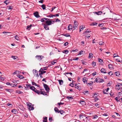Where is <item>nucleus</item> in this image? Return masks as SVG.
<instances>
[{
	"mask_svg": "<svg viewBox=\"0 0 122 122\" xmlns=\"http://www.w3.org/2000/svg\"><path fill=\"white\" fill-rule=\"evenodd\" d=\"M42 83L43 85V86L45 90L47 91V92H49L50 90V88L48 86L47 84L43 83Z\"/></svg>",
	"mask_w": 122,
	"mask_h": 122,
	"instance_id": "f257e3e1",
	"label": "nucleus"
},
{
	"mask_svg": "<svg viewBox=\"0 0 122 122\" xmlns=\"http://www.w3.org/2000/svg\"><path fill=\"white\" fill-rule=\"evenodd\" d=\"M97 82L101 83L104 81V80L102 79H101L99 77L96 78L95 81Z\"/></svg>",
	"mask_w": 122,
	"mask_h": 122,
	"instance_id": "f03ea898",
	"label": "nucleus"
},
{
	"mask_svg": "<svg viewBox=\"0 0 122 122\" xmlns=\"http://www.w3.org/2000/svg\"><path fill=\"white\" fill-rule=\"evenodd\" d=\"M78 22L76 20H74V25L73 27V30H75L76 28H77L78 26Z\"/></svg>",
	"mask_w": 122,
	"mask_h": 122,
	"instance_id": "7ed1b4c3",
	"label": "nucleus"
},
{
	"mask_svg": "<svg viewBox=\"0 0 122 122\" xmlns=\"http://www.w3.org/2000/svg\"><path fill=\"white\" fill-rule=\"evenodd\" d=\"M79 116L80 119L83 121H85L84 119L85 117V116H86V115L82 114L79 115Z\"/></svg>",
	"mask_w": 122,
	"mask_h": 122,
	"instance_id": "20e7f679",
	"label": "nucleus"
},
{
	"mask_svg": "<svg viewBox=\"0 0 122 122\" xmlns=\"http://www.w3.org/2000/svg\"><path fill=\"white\" fill-rule=\"evenodd\" d=\"M122 86V84L118 83L116 86V88L118 90L120 89V88H121Z\"/></svg>",
	"mask_w": 122,
	"mask_h": 122,
	"instance_id": "39448f33",
	"label": "nucleus"
},
{
	"mask_svg": "<svg viewBox=\"0 0 122 122\" xmlns=\"http://www.w3.org/2000/svg\"><path fill=\"white\" fill-rule=\"evenodd\" d=\"M44 57V56H42L37 55L36 56V58L37 60L41 61L42 59Z\"/></svg>",
	"mask_w": 122,
	"mask_h": 122,
	"instance_id": "423d86ee",
	"label": "nucleus"
},
{
	"mask_svg": "<svg viewBox=\"0 0 122 122\" xmlns=\"http://www.w3.org/2000/svg\"><path fill=\"white\" fill-rule=\"evenodd\" d=\"M45 23L46 24L48 25H51V22L49 20L46 21Z\"/></svg>",
	"mask_w": 122,
	"mask_h": 122,
	"instance_id": "0eeeda50",
	"label": "nucleus"
},
{
	"mask_svg": "<svg viewBox=\"0 0 122 122\" xmlns=\"http://www.w3.org/2000/svg\"><path fill=\"white\" fill-rule=\"evenodd\" d=\"M39 72H41V74H43L45 73L46 72V71H45L42 68H41L39 70Z\"/></svg>",
	"mask_w": 122,
	"mask_h": 122,
	"instance_id": "6e6552de",
	"label": "nucleus"
},
{
	"mask_svg": "<svg viewBox=\"0 0 122 122\" xmlns=\"http://www.w3.org/2000/svg\"><path fill=\"white\" fill-rule=\"evenodd\" d=\"M34 15L37 18H39L40 17L39 15L38 14V13L37 12H35L34 13Z\"/></svg>",
	"mask_w": 122,
	"mask_h": 122,
	"instance_id": "1a4fd4ad",
	"label": "nucleus"
},
{
	"mask_svg": "<svg viewBox=\"0 0 122 122\" xmlns=\"http://www.w3.org/2000/svg\"><path fill=\"white\" fill-rule=\"evenodd\" d=\"M48 25L45 24L44 25V28L46 30H48L49 29V27L48 26Z\"/></svg>",
	"mask_w": 122,
	"mask_h": 122,
	"instance_id": "9d476101",
	"label": "nucleus"
},
{
	"mask_svg": "<svg viewBox=\"0 0 122 122\" xmlns=\"http://www.w3.org/2000/svg\"><path fill=\"white\" fill-rule=\"evenodd\" d=\"M101 73H107L105 69L103 68H102L101 70Z\"/></svg>",
	"mask_w": 122,
	"mask_h": 122,
	"instance_id": "9b49d317",
	"label": "nucleus"
},
{
	"mask_svg": "<svg viewBox=\"0 0 122 122\" xmlns=\"http://www.w3.org/2000/svg\"><path fill=\"white\" fill-rule=\"evenodd\" d=\"M31 85L30 84H26V87L25 86V88L26 90L29 89V88H30V86Z\"/></svg>",
	"mask_w": 122,
	"mask_h": 122,
	"instance_id": "f8f14e48",
	"label": "nucleus"
},
{
	"mask_svg": "<svg viewBox=\"0 0 122 122\" xmlns=\"http://www.w3.org/2000/svg\"><path fill=\"white\" fill-rule=\"evenodd\" d=\"M109 88H107L106 89H105L103 90V93L105 94H107V92L109 90Z\"/></svg>",
	"mask_w": 122,
	"mask_h": 122,
	"instance_id": "ddd939ff",
	"label": "nucleus"
},
{
	"mask_svg": "<svg viewBox=\"0 0 122 122\" xmlns=\"http://www.w3.org/2000/svg\"><path fill=\"white\" fill-rule=\"evenodd\" d=\"M72 27L71 25L70 24L68 27V30H71L72 29Z\"/></svg>",
	"mask_w": 122,
	"mask_h": 122,
	"instance_id": "4468645a",
	"label": "nucleus"
},
{
	"mask_svg": "<svg viewBox=\"0 0 122 122\" xmlns=\"http://www.w3.org/2000/svg\"><path fill=\"white\" fill-rule=\"evenodd\" d=\"M94 13L98 15H100L102 13V12L101 11H98L97 12H95Z\"/></svg>",
	"mask_w": 122,
	"mask_h": 122,
	"instance_id": "2eb2a0df",
	"label": "nucleus"
},
{
	"mask_svg": "<svg viewBox=\"0 0 122 122\" xmlns=\"http://www.w3.org/2000/svg\"><path fill=\"white\" fill-rule=\"evenodd\" d=\"M79 102L82 105H84L86 104L85 102L84 101H81L80 102L79 101Z\"/></svg>",
	"mask_w": 122,
	"mask_h": 122,
	"instance_id": "dca6fc26",
	"label": "nucleus"
},
{
	"mask_svg": "<svg viewBox=\"0 0 122 122\" xmlns=\"http://www.w3.org/2000/svg\"><path fill=\"white\" fill-rule=\"evenodd\" d=\"M54 110L56 112H57L58 113H59L60 111L58 110V108L57 107H55L54 108Z\"/></svg>",
	"mask_w": 122,
	"mask_h": 122,
	"instance_id": "f3484780",
	"label": "nucleus"
},
{
	"mask_svg": "<svg viewBox=\"0 0 122 122\" xmlns=\"http://www.w3.org/2000/svg\"><path fill=\"white\" fill-rule=\"evenodd\" d=\"M83 81L84 83H86V82L87 81V79L86 77H84L83 78Z\"/></svg>",
	"mask_w": 122,
	"mask_h": 122,
	"instance_id": "a211bd4d",
	"label": "nucleus"
},
{
	"mask_svg": "<svg viewBox=\"0 0 122 122\" xmlns=\"http://www.w3.org/2000/svg\"><path fill=\"white\" fill-rule=\"evenodd\" d=\"M32 26V25L31 24L30 25H28L27 26L26 29L29 30L31 28Z\"/></svg>",
	"mask_w": 122,
	"mask_h": 122,
	"instance_id": "6ab92c4d",
	"label": "nucleus"
},
{
	"mask_svg": "<svg viewBox=\"0 0 122 122\" xmlns=\"http://www.w3.org/2000/svg\"><path fill=\"white\" fill-rule=\"evenodd\" d=\"M93 57V54L92 53H90L89 54V56L88 57V58H92Z\"/></svg>",
	"mask_w": 122,
	"mask_h": 122,
	"instance_id": "aec40b11",
	"label": "nucleus"
},
{
	"mask_svg": "<svg viewBox=\"0 0 122 122\" xmlns=\"http://www.w3.org/2000/svg\"><path fill=\"white\" fill-rule=\"evenodd\" d=\"M59 83L60 85H62L63 83V81L62 80H58Z\"/></svg>",
	"mask_w": 122,
	"mask_h": 122,
	"instance_id": "412c9836",
	"label": "nucleus"
},
{
	"mask_svg": "<svg viewBox=\"0 0 122 122\" xmlns=\"http://www.w3.org/2000/svg\"><path fill=\"white\" fill-rule=\"evenodd\" d=\"M29 109L30 110H33L34 109V108L33 107L31 106L30 105L29 106Z\"/></svg>",
	"mask_w": 122,
	"mask_h": 122,
	"instance_id": "4be33fe9",
	"label": "nucleus"
},
{
	"mask_svg": "<svg viewBox=\"0 0 122 122\" xmlns=\"http://www.w3.org/2000/svg\"><path fill=\"white\" fill-rule=\"evenodd\" d=\"M83 93L85 94V95H87V94H89V92L88 91H84Z\"/></svg>",
	"mask_w": 122,
	"mask_h": 122,
	"instance_id": "5701e85b",
	"label": "nucleus"
},
{
	"mask_svg": "<svg viewBox=\"0 0 122 122\" xmlns=\"http://www.w3.org/2000/svg\"><path fill=\"white\" fill-rule=\"evenodd\" d=\"M97 23L95 22H92L91 24V25H97Z\"/></svg>",
	"mask_w": 122,
	"mask_h": 122,
	"instance_id": "b1692460",
	"label": "nucleus"
},
{
	"mask_svg": "<svg viewBox=\"0 0 122 122\" xmlns=\"http://www.w3.org/2000/svg\"><path fill=\"white\" fill-rule=\"evenodd\" d=\"M17 76L20 79H23L24 78V77L21 75H18Z\"/></svg>",
	"mask_w": 122,
	"mask_h": 122,
	"instance_id": "393cba45",
	"label": "nucleus"
},
{
	"mask_svg": "<svg viewBox=\"0 0 122 122\" xmlns=\"http://www.w3.org/2000/svg\"><path fill=\"white\" fill-rule=\"evenodd\" d=\"M32 83L33 85H35L36 86H37L38 87L39 86L38 85H37L36 83H35L34 82H32Z\"/></svg>",
	"mask_w": 122,
	"mask_h": 122,
	"instance_id": "a878e982",
	"label": "nucleus"
},
{
	"mask_svg": "<svg viewBox=\"0 0 122 122\" xmlns=\"http://www.w3.org/2000/svg\"><path fill=\"white\" fill-rule=\"evenodd\" d=\"M4 2L7 5L9 3V0H7L5 1H4Z\"/></svg>",
	"mask_w": 122,
	"mask_h": 122,
	"instance_id": "bb28decb",
	"label": "nucleus"
},
{
	"mask_svg": "<svg viewBox=\"0 0 122 122\" xmlns=\"http://www.w3.org/2000/svg\"><path fill=\"white\" fill-rule=\"evenodd\" d=\"M99 44L100 45H103L104 44V43L103 42L100 41L99 43Z\"/></svg>",
	"mask_w": 122,
	"mask_h": 122,
	"instance_id": "cd10ccee",
	"label": "nucleus"
},
{
	"mask_svg": "<svg viewBox=\"0 0 122 122\" xmlns=\"http://www.w3.org/2000/svg\"><path fill=\"white\" fill-rule=\"evenodd\" d=\"M91 32V31H90L89 30L87 29L86 30L85 32H84V34H85V33H90Z\"/></svg>",
	"mask_w": 122,
	"mask_h": 122,
	"instance_id": "c85d7f7f",
	"label": "nucleus"
},
{
	"mask_svg": "<svg viewBox=\"0 0 122 122\" xmlns=\"http://www.w3.org/2000/svg\"><path fill=\"white\" fill-rule=\"evenodd\" d=\"M12 112L14 114H16L15 113L17 112V110L15 109H13L12 110Z\"/></svg>",
	"mask_w": 122,
	"mask_h": 122,
	"instance_id": "c756f323",
	"label": "nucleus"
},
{
	"mask_svg": "<svg viewBox=\"0 0 122 122\" xmlns=\"http://www.w3.org/2000/svg\"><path fill=\"white\" fill-rule=\"evenodd\" d=\"M41 7L43 10H45L46 9V6L45 5L43 4L41 5Z\"/></svg>",
	"mask_w": 122,
	"mask_h": 122,
	"instance_id": "7c9ffc66",
	"label": "nucleus"
},
{
	"mask_svg": "<svg viewBox=\"0 0 122 122\" xmlns=\"http://www.w3.org/2000/svg\"><path fill=\"white\" fill-rule=\"evenodd\" d=\"M33 72L34 74H36V73L38 72L37 71V70H33Z\"/></svg>",
	"mask_w": 122,
	"mask_h": 122,
	"instance_id": "2f4dec72",
	"label": "nucleus"
},
{
	"mask_svg": "<svg viewBox=\"0 0 122 122\" xmlns=\"http://www.w3.org/2000/svg\"><path fill=\"white\" fill-rule=\"evenodd\" d=\"M84 52L83 51H80L79 53L78 54V55H81V54H83L84 53H83Z\"/></svg>",
	"mask_w": 122,
	"mask_h": 122,
	"instance_id": "473e14b6",
	"label": "nucleus"
},
{
	"mask_svg": "<svg viewBox=\"0 0 122 122\" xmlns=\"http://www.w3.org/2000/svg\"><path fill=\"white\" fill-rule=\"evenodd\" d=\"M66 98L69 100H70V99H73V97H69L67 96L66 97Z\"/></svg>",
	"mask_w": 122,
	"mask_h": 122,
	"instance_id": "72a5a7b5",
	"label": "nucleus"
},
{
	"mask_svg": "<svg viewBox=\"0 0 122 122\" xmlns=\"http://www.w3.org/2000/svg\"><path fill=\"white\" fill-rule=\"evenodd\" d=\"M17 84L15 85L13 84H10V86H12L15 87L17 86Z\"/></svg>",
	"mask_w": 122,
	"mask_h": 122,
	"instance_id": "f704fd0d",
	"label": "nucleus"
},
{
	"mask_svg": "<svg viewBox=\"0 0 122 122\" xmlns=\"http://www.w3.org/2000/svg\"><path fill=\"white\" fill-rule=\"evenodd\" d=\"M92 65L93 66H95L96 65V62H95L93 61L92 63Z\"/></svg>",
	"mask_w": 122,
	"mask_h": 122,
	"instance_id": "c9c22d12",
	"label": "nucleus"
},
{
	"mask_svg": "<svg viewBox=\"0 0 122 122\" xmlns=\"http://www.w3.org/2000/svg\"><path fill=\"white\" fill-rule=\"evenodd\" d=\"M79 85L78 84H75V88L76 89H77L78 88V86Z\"/></svg>",
	"mask_w": 122,
	"mask_h": 122,
	"instance_id": "e433bc0d",
	"label": "nucleus"
},
{
	"mask_svg": "<svg viewBox=\"0 0 122 122\" xmlns=\"http://www.w3.org/2000/svg\"><path fill=\"white\" fill-rule=\"evenodd\" d=\"M115 99L117 101V102H119L120 101V99H118V98L117 97H116L115 98Z\"/></svg>",
	"mask_w": 122,
	"mask_h": 122,
	"instance_id": "4c0bfd02",
	"label": "nucleus"
},
{
	"mask_svg": "<svg viewBox=\"0 0 122 122\" xmlns=\"http://www.w3.org/2000/svg\"><path fill=\"white\" fill-rule=\"evenodd\" d=\"M64 112H65L63 110L60 111L59 113H60L61 114H62Z\"/></svg>",
	"mask_w": 122,
	"mask_h": 122,
	"instance_id": "58836bf2",
	"label": "nucleus"
},
{
	"mask_svg": "<svg viewBox=\"0 0 122 122\" xmlns=\"http://www.w3.org/2000/svg\"><path fill=\"white\" fill-rule=\"evenodd\" d=\"M86 36L87 37H89H89H90L91 36V35L90 34L88 33V34H86Z\"/></svg>",
	"mask_w": 122,
	"mask_h": 122,
	"instance_id": "ea45409f",
	"label": "nucleus"
},
{
	"mask_svg": "<svg viewBox=\"0 0 122 122\" xmlns=\"http://www.w3.org/2000/svg\"><path fill=\"white\" fill-rule=\"evenodd\" d=\"M35 87L33 86H31L30 87V89L32 90L33 91L34 89H35Z\"/></svg>",
	"mask_w": 122,
	"mask_h": 122,
	"instance_id": "a19ab883",
	"label": "nucleus"
},
{
	"mask_svg": "<svg viewBox=\"0 0 122 122\" xmlns=\"http://www.w3.org/2000/svg\"><path fill=\"white\" fill-rule=\"evenodd\" d=\"M108 67L109 69L112 68V65L111 64H109L108 65Z\"/></svg>",
	"mask_w": 122,
	"mask_h": 122,
	"instance_id": "79ce46f5",
	"label": "nucleus"
},
{
	"mask_svg": "<svg viewBox=\"0 0 122 122\" xmlns=\"http://www.w3.org/2000/svg\"><path fill=\"white\" fill-rule=\"evenodd\" d=\"M69 52V51L67 50H65L63 52L66 54H67L68 52Z\"/></svg>",
	"mask_w": 122,
	"mask_h": 122,
	"instance_id": "37998d69",
	"label": "nucleus"
},
{
	"mask_svg": "<svg viewBox=\"0 0 122 122\" xmlns=\"http://www.w3.org/2000/svg\"><path fill=\"white\" fill-rule=\"evenodd\" d=\"M15 38L16 40H19V37L17 35L15 37Z\"/></svg>",
	"mask_w": 122,
	"mask_h": 122,
	"instance_id": "c03bdc74",
	"label": "nucleus"
},
{
	"mask_svg": "<svg viewBox=\"0 0 122 122\" xmlns=\"http://www.w3.org/2000/svg\"><path fill=\"white\" fill-rule=\"evenodd\" d=\"M93 82L92 81H90L89 83H87V85L88 86H89V85H90L89 86H90V85L92 84H93Z\"/></svg>",
	"mask_w": 122,
	"mask_h": 122,
	"instance_id": "a18cd8bd",
	"label": "nucleus"
},
{
	"mask_svg": "<svg viewBox=\"0 0 122 122\" xmlns=\"http://www.w3.org/2000/svg\"><path fill=\"white\" fill-rule=\"evenodd\" d=\"M85 28V27L84 26H80V29H82V30H83L84 28Z\"/></svg>",
	"mask_w": 122,
	"mask_h": 122,
	"instance_id": "49530a36",
	"label": "nucleus"
},
{
	"mask_svg": "<svg viewBox=\"0 0 122 122\" xmlns=\"http://www.w3.org/2000/svg\"><path fill=\"white\" fill-rule=\"evenodd\" d=\"M40 91L39 90H37L36 91V93H37L38 94H40Z\"/></svg>",
	"mask_w": 122,
	"mask_h": 122,
	"instance_id": "de8ad7c7",
	"label": "nucleus"
},
{
	"mask_svg": "<svg viewBox=\"0 0 122 122\" xmlns=\"http://www.w3.org/2000/svg\"><path fill=\"white\" fill-rule=\"evenodd\" d=\"M95 105V106L97 107H100V105L97 103H96Z\"/></svg>",
	"mask_w": 122,
	"mask_h": 122,
	"instance_id": "09e8293b",
	"label": "nucleus"
},
{
	"mask_svg": "<svg viewBox=\"0 0 122 122\" xmlns=\"http://www.w3.org/2000/svg\"><path fill=\"white\" fill-rule=\"evenodd\" d=\"M116 75L117 76H118L119 75V72H115Z\"/></svg>",
	"mask_w": 122,
	"mask_h": 122,
	"instance_id": "8fccbe9b",
	"label": "nucleus"
},
{
	"mask_svg": "<svg viewBox=\"0 0 122 122\" xmlns=\"http://www.w3.org/2000/svg\"><path fill=\"white\" fill-rule=\"evenodd\" d=\"M11 57L14 59V60L16 59L17 57L16 56H12Z\"/></svg>",
	"mask_w": 122,
	"mask_h": 122,
	"instance_id": "3c124183",
	"label": "nucleus"
},
{
	"mask_svg": "<svg viewBox=\"0 0 122 122\" xmlns=\"http://www.w3.org/2000/svg\"><path fill=\"white\" fill-rule=\"evenodd\" d=\"M77 89L79 90H81V86H80L79 85Z\"/></svg>",
	"mask_w": 122,
	"mask_h": 122,
	"instance_id": "603ef678",
	"label": "nucleus"
},
{
	"mask_svg": "<svg viewBox=\"0 0 122 122\" xmlns=\"http://www.w3.org/2000/svg\"><path fill=\"white\" fill-rule=\"evenodd\" d=\"M13 8V7L12 6H10L9 7V8L8 9L9 10H11Z\"/></svg>",
	"mask_w": 122,
	"mask_h": 122,
	"instance_id": "864d4df0",
	"label": "nucleus"
},
{
	"mask_svg": "<svg viewBox=\"0 0 122 122\" xmlns=\"http://www.w3.org/2000/svg\"><path fill=\"white\" fill-rule=\"evenodd\" d=\"M64 35L67 37H68L70 36V35L69 34H66Z\"/></svg>",
	"mask_w": 122,
	"mask_h": 122,
	"instance_id": "5fc2aeb1",
	"label": "nucleus"
},
{
	"mask_svg": "<svg viewBox=\"0 0 122 122\" xmlns=\"http://www.w3.org/2000/svg\"><path fill=\"white\" fill-rule=\"evenodd\" d=\"M53 15H49L47 16V17H53Z\"/></svg>",
	"mask_w": 122,
	"mask_h": 122,
	"instance_id": "6e6d98bb",
	"label": "nucleus"
},
{
	"mask_svg": "<svg viewBox=\"0 0 122 122\" xmlns=\"http://www.w3.org/2000/svg\"><path fill=\"white\" fill-rule=\"evenodd\" d=\"M79 59V58L78 57H75L73 59V60H78Z\"/></svg>",
	"mask_w": 122,
	"mask_h": 122,
	"instance_id": "4d7b16f0",
	"label": "nucleus"
},
{
	"mask_svg": "<svg viewBox=\"0 0 122 122\" xmlns=\"http://www.w3.org/2000/svg\"><path fill=\"white\" fill-rule=\"evenodd\" d=\"M98 117V116L97 115H95L93 117L94 119L97 118Z\"/></svg>",
	"mask_w": 122,
	"mask_h": 122,
	"instance_id": "13d9d810",
	"label": "nucleus"
},
{
	"mask_svg": "<svg viewBox=\"0 0 122 122\" xmlns=\"http://www.w3.org/2000/svg\"><path fill=\"white\" fill-rule=\"evenodd\" d=\"M113 74V73L112 71H110L109 72V75L110 76L112 75Z\"/></svg>",
	"mask_w": 122,
	"mask_h": 122,
	"instance_id": "bf43d9fd",
	"label": "nucleus"
},
{
	"mask_svg": "<svg viewBox=\"0 0 122 122\" xmlns=\"http://www.w3.org/2000/svg\"><path fill=\"white\" fill-rule=\"evenodd\" d=\"M9 32H5L4 31L2 32L5 35H7V33H9Z\"/></svg>",
	"mask_w": 122,
	"mask_h": 122,
	"instance_id": "052dcab7",
	"label": "nucleus"
},
{
	"mask_svg": "<svg viewBox=\"0 0 122 122\" xmlns=\"http://www.w3.org/2000/svg\"><path fill=\"white\" fill-rule=\"evenodd\" d=\"M17 93L20 94L23 93L22 92L19 91H18L17 92Z\"/></svg>",
	"mask_w": 122,
	"mask_h": 122,
	"instance_id": "680f3d73",
	"label": "nucleus"
},
{
	"mask_svg": "<svg viewBox=\"0 0 122 122\" xmlns=\"http://www.w3.org/2000/svg\"><path fill=\"white\" fill-rule=\"evenodd\" d=\"M18 71H15L13 73V74H18Z\"/></svg>",
	"mask_w": 122,
	"mask_h": 122,
	"instance_id": "e2e57ef3",
	"label": "nucleus"
},
{
	"mask_svg": "<svg viewBox=\"0 0 122 122\" xmlns=\"http://www.w3.org/2000/svg\"><path fill=\"white\" fill-rule=\"evenodd\" d=\"M116 60L117 62H120V63L122 62V61H120L118 59H116Z\"/></svg>",
	"mask_w": 122,
	"mask_h": 122,
	"instance_id": "0e129e2a",
	"label": "nucleus"
},
{
	"mask_svg": "<svg viewBox=\"0 0 122 122\" xmlns=\"http://www.w3.org/2000/svg\"><path fill=\"white\" fill-rule=\"evenodd\" d=\"M48 67H43V68L42 69H43L44 70H46L47 69Z\"/></svg>",
	"mask_w": 122,
	"mask_h": 122,
	"instance_id": "69168bd1",
	"label": "nucleus"
},
{
	"mask_svg": "<svg viewBox=\"0 0 122 122\" xmlns=\"http://www.w3.org/2000/svg\"><path fill=\"white\" fill-rule=\"evenodd\" d=\"M98 61L100 62H101L102 61H103V60L102 59L99 58L98 59Z\"/></svg>",
	"mask_w": 122,
	"mask_h": 122,
	"instance_id": "338daca9",
	"label": "nucleus"
},
{
	"mask_svg": "<svg viewBox=\"0 0 122 122\" xmlns=\"http://www.w3.org/2000/svg\"><path fill=\"white\" fill-rule=\"evenodd\" d=\"M68 44V42H66L64 43V45L65 46H66Z\"/></svg>",
	"mask_w": 122,
	"mask_h": 122,
	"instance_id": "774afa93",
	"label": "nucleus"
}]
</instances>
